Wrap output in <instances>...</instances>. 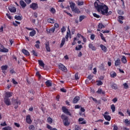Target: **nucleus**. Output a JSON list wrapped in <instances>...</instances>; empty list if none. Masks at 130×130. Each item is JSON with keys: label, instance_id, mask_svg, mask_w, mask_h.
I'll list each match as a JSON object with an SVG mask.
<instances>
[{"label": "nucleus", "instance_id": "obj_48", "mask_svg": "<svg viewBox=\"0 0 130 130\" xmlns=\"http://www.w3.org/2000/svg\"><path fill=\"white\" fill-rule=\"evenodd\" d=\"M31 53L34 55L35 56H37V53L35 51V50H32L31 51Z\"/></svg>", "mask_w": 130, "mask_h": 130}, {"label": "nucleus", "instance_id": "obj_57", "mask_svg": "<svg viewBox=\"0 0 130 130\" xmlns=\"http://www.w3.org/2000/svg\"><path fill=\"white\" fill-rule=\"evenodd\" d=\"M1 125L2 126H6L7 125V123H6V122H4V123H1Z\"/></svg>", "mask_w": 130, "mask_h": 130}, {"label": "nucleus", "instance_id": "obj_8", "mask_svg": "<svg viewBox=\"0 0 130 130\" xmlns=\"http://www.w3.org/2000/svg\"><path fill=\"white\" fill-rule=\"evenodd\" d=\"M4 102L6 105H11V100L9 98H4Z\"/></svg>", "mask_w": 130, "mask_h": 130}, {"label": "nucleus", "instance_id": "obj_63", "mask_svg": "<svg viewBox=\"0 0 130 130\" xmlns=\"http://www.w3.org/2000/svg\"><path fill=\"white\" fill-rule=\"evenodd\" d=\"M14 125L15 126H17V127H20V124L18 123H14Z\"/></svg>", "mask_w": 130, "mask_h": 130}, {"label": "nucleus", "instance_id": "obj_24", "mask_svg": "<svg viewBox=\"0 0 130 130\" xmlns=\"http://www.w3.org/2000/svg\"><path fill=\"white\" fill-rule=\"evenodd\" d=\"M45 84L47 87H51L52 84L51 83V81L50 80H48L45 82Z\"/></svg>", "mask_w": 130, "mask_h": 130}, {"label": "nucleus", "instance_id": "obj_44", "mask_svg": "<svg viewBox=\"0 0 130 130\" xmlns=\"http://www.w3.org/2000/svg\"><path fill=\"white\" fill-rule=\"evenodd\" d=\"M29 129L30 130H34L35 129V127H34V125H30L29 127H28Z\"/></svg>", "mask_w": 130, "mask_h": 130}, {"label": "nucleus", "instance_id": "obj_51", "mask_svg": "<svg viewBox=\"0 0 130 130\" xmlns=\"http://www.w3.org/2000/svg\"><path fill=\"white\" fill-rule=\"evenodd\" d=\"M90 39H91V40H94L95 39V35H91L90 36Z\"/></svg>", "mask_w": 130, "mask_h": 130}, {"label": "nucleus", "instance_id": "obj_30", "mask_svg": "<svg viewBox=\"0 0 130 130\" xmlns=\"http://www.w3.org/2000/svg\"><path fill=\"white\" fill-rule=\"evenodd\" d=\"M70 35H71V31L69 30L67 32V35L65 37L66 39H67V40L69 39V37H70Z\"/></svg>", "mask_w": 130, "mask_h": 130}, {"label": "nucleus", "instance_id": "obj_55", "mask_svg": "<svg viewBox=\"0 0 130 130\" xmlns=\"http://www.w3.org/2000/svg\"><path fill=\"white\" fill-rule=\"evenodd\" d=\"M89 99H92L94 102H97V100L92 96L89 97Z\"/></svg>", "mask_w": 130, "mask_h": 130}, {"label": "nucleus", "instance_id": "obj_11", "mask_svg": "<svg viewBox=\"0 0 130 130\" xmlns=\"http://www.w3.org/2000/svg\"><path fill=\"white\" fill-rule=\"evenodd\" d=\"M9 67L8 65H5L1 67V70L4 74H6V71L8 70Z\"/></svg>", "mask_w": 130, "mask_h": 130}, {"label": "nucleus", "instance_id": "obj_15", "mask_svg": "<svg viewBox=\"0 0 130 130\" xmlns=\"http://www.w3.org/2000/svg\"><path fill=\"white\" fill-rule=\"evenodd\" d=\"M80 124H86V121L84 120V118H80L78 120Z\"/></svg>", "mask_w": 130, "mask_h": 130}, {"label": "nucleus", "instance_id": "obj_1", "mask_svg": "<svg viewBox=\"0 0 130 130\" xmlns=\"http://www.w3.org/2000/svg\"><path fill=\"white\" fill-rule=\"evenodd\" d=\"M94 7L99 13H101L102 15H108V7L104 4H100L98 2L94 3Z\"/></svg>", "mask_w": 130, "mask_h": 130}, {"label": "nucleus", "instance_id": "obj_52", "mask_svg": "<svg viewBox=\"0 0 130 130\" xmlns=\"http://www.w3.org/2000/svg\"><path fill=\"white\" fill-rule=\"evenodd\" d=\"M12 83L14 85H18V82L17 81H16V80H15V79H12Z\"/></svg>", "mask_w": 130, "mask_h": 130}, {"label": "nucleus", "instance_id": "obj_62", "mask_svg": "<svg viewBox=\"0 0 130 130\" xmlns=\"http://www.w3.org/2000/svg\"><path fill=\"white\" fill-rule=\"evenodd\" d=\"M88 79H89V80H92V79L93 78V75H89L88 76Z\"/></svg>", "mask_w": 130, "mask_h": 130}, {"label": "nucleus", "instance_id": "obj_2", "mask_svg": "<svg viewBox=\"0 0 130 130\" xmlns=\"http://www.w3.org/2000/svg\"><path fill=\"white\" fill-rule=\"evenodd\" d=\"M70 8L72 12H74V13H76L77 14H80L81 13V11H80L78 7H76V4L74 3V2L70 3Z\"/></svg>", "mask_w": 130, "mask_h": 130}, {"label": "nucleus", "instance_id": "obj_37", "mask_svg": "<svg viewBox=\"0 0 130 130\" xmlns=\"http://www.w3.org/2000/svg\"><path fill=\"white\" fill-rule=\"evenodd\" d=\"M83 48V46L80 45H78V46L76 47V50H81V49Z\"/></svg>", "mask_w": 130, "mask_h": 130}, {"label": "nucleus", "instance_id": "obj_38", "mask_svg": "<svg viewBox=\"0 0 130 130\" xmlns=\"http://www.w3.org/2000/svg\"><path fill=\"white\" fill-rule=\"evenodd\" d=\"M111 109L112 110V112H114L115 111V106L113 104L111 106Z\"/></svg>", "mask_w": 130, "mask_h": 130}, {"label": "nucleus", "instance_id": "obj_4", "mask_svg": "<svg viewBox=\"0 0 130 130\" xmlns=\"http://www.w3.org/2000/svg\"><path fill=\"white\" fill-rule=\"evenodd\" d=\"M12 104L14 106V108L17 109L18 107H19V105H21V102L19 100H15L14 99H12L11 100Z\"/></svg>", "mask_w": 130, "mask_h": 130}, {"label": "nucleus", "instance_id": "obj_49", "mask_svg": "<svg viewBox=\"0 0 130 130\" xmlns=\"http://www.w3.org/2000/svg\"><path fill=\"white\" fill-rule=\"evenodd\" d=\"M93 17H95V18H100V15H98V14H96V13H93Z\"/></svg>", "mask_w": 130, "mask_h": 130}, {"label": "nucleus", "instance_id": "obj_58", "mask_svg": "<svg viewBox=\"0 0 130 130\" xmlns=\"http://www.w3.org/2000/svg\"><path fill=\"white\" fill-rule=\"evenodd\" d=\"M75 79L79 80V76H78V74H77V73L75 74Z\"/></svg>", "mask_w": 130, "mask_h": 130}, {"label": "nucleus", "instance_id": "obj_22", "mask_svg": "<svg viewBox=\"0 0 130 130\" xmlns=\"http://www.w3.org/2000/svg\"><path fill=\"white\" fill-rule=\"evenodd\" d=\"M64 43H66V38H63L61 40L60 47H62V46H63V45H64Z\"/></svg>", "mask_w": 130, "mask_h": 130}, {"label": "nucleus", "instance_id": "obj_42", "mask_svg": "<svg viewBox=\"0 0 130 130\" xmlns=\"http://www.w3.org/2000/svg\"><path fill=\"white\" fill-rule=\"evenodd\" d=\"M47 122H48V123H52V118L49 117L47 118Z\"/></svg>", "mask_w": 130, "mask_h": 130}, {"label": "nucleus", "instance_id": "obj_28", "mask_svg": "<svg viewBox=\"0 0 130 130\" xmlns=\"http://www.w3.org/2000/svg\"><path fill=\"white\" fill-rule=\"evenodd\" d=\"M36 34V30H32V31L30 32L29 33V36H31V37H33Z\"/></svg>", "mask_w": 130, "mask_h": 130}, {"label": "nucleus", "instance_id": "obj_45", "mask_svg": "<svg viewBox=\"0 0 130 130\" xmlns=\"http://www.w3.org/2000/svg\"><path fill=\"white\" fill-rule=\"evenodd\" d=\"M77 5H78V6H83V5H84V2H83V1H81V2L78 1L77 2Z\"/></svg>", "mask_w": 130, "mask_h": 130}, {"label": "nucleus", "instance_id": "obj_17", "mask_svg": "<svg viewBox=\"0 0 130 130\" xmlns=\"http://www.w3.org/2000/svg\"><path fill=\"white\" fill-rule=\"evenodd\" d=\"M0 51L1 52H9V49L6 48H3V46H2V48H0Z\"/></svg>", "mask_w": 130, "mask_h": 130}, {"label": "nucleus", "instance_id": "obj_12", "mask_svg": "<svg viewBox=\"0 0 130 130\" xmlns=\"http://www.w3.org/2000/svg\"><path fill=\"white\" fill-rule=\"evenodd\" d=\"M26 122L29 124H31V123H32V120H31V116H30V115H28L26 116Z\"/></svg>", "mask_w": 130, "mask_h": 130}, {"label": "nucleus", "instance_id": "obj_54", "mask_svg": "<svg viewBox=\"0 0 130 130\" xmlns=\"http://www.w3.org/2000/svg\"><path fill=\"white\" fill-rule=\"evenodd\" d=\"M55 31V27H52L50 29V31L52 32V33H53Z\"/></svg>", "mask_w": 130, "mask_h": 130}, {"label": "nucleus", "instance_id": "obj_5", "mask_svg": "<svg viewBox=\"0 0 130 130\" xmlns=\"http://www.w3.org/2000/svg\"><path fill=\"white\" fill-rule=\"evenodd\" d=\"M103 116L106 120H108V121H110L111 120V117L108 115V112H106L104 114H103Z\"/></svg>", "mask_w": 130, "mask_h": 130}, {"label": "nucleus", "instance_id": "obj_26", "mask_svg": "<svg viewBox=\"0 0 130 130\" xmlns=\"http://www.w3.org/2000/svg\"><path fill=\"white\" fill-rule=\"evenodd\" d=\"M124 123L127 126H129L130 125V120H128V119H126L124 120Z\"/></svg>", "mask_w": 130, "mask_h": 130}, {"label": "nucleus", "instance_id": "obj_6", "mask_svg": "<svg viewBox=\"0 0 130 130\" xmlns=\"http://www.w3.org/2000/svg\"><path fill=\"white\" fill-rule=\"evenodd\" d=\"M29 7L30 9H32V10H37V9H38V4L34 3H32Z\"/></svg>", "mask_w": 130, "mask_h": 130}, {"label": "nucleus", "instance_id": "obj_33", "mask_svg": "<svg viewBox=\"0 0 130 130\" xmlns=\"http://www.w3.org/2000/svg\"><path fill=\"white\" fill-rule=\"evenodd\" d=\"M96 85L98 86H101L102 85H103V82H102V81H101V80H98L96 81Z\"/></svg>", "mask_w": 130, "mask_h": 130}, {"label": "nucleus", "instance_id": "obj_16", "mask_svg": "<svg viewBox=\"0 0 130 130\" xmlns=\"http://www.w3.org/2000/svg\"><path fill=\"white\" fill-rule=\"evenodd\" d=\"M89 48H90V49L95 51L96 50V48L94 45H93L92 43H90L88 45Z\"/></svg>", "mask_w": 130, "mask_h": 130}, {"label": "nucleus", "instance_id": "obj_21", "mask_svg": "<svg viewBox=\"0 0 130 130\" xmlns=\"http://www.w3.org/2000/svg\"><path fill=\"white\" fill-rule=\"evenodd\" d=\"M20 5L22 7V8H25L26 7V6H27L26 3H25V2H24V1H20Z\"/></svg>", "mask_w": 130, "mask_h": 130}, {"label": "nucleus", "instance_id": "obj_35", "mask_svg": "<svg viewBox=\"0 0 130 130\" xmlns=\"http://www.w3.org/2000/svg\"><path fill=\"white\" fill-rule=\"evenodd\" d=\"M3 130H12V127L10 126H7L3 128Z\"/></svg>", "mask_w": 130, "mask_h": 130}, {"label": "nucleus", "instance_id": "obj_46", "mask_svg": "<svg viewBox=\"0 0 130 130\" xmlns=\"http://www.w3.org/2000/svg\"><path fill=\"white\" fill-rule=\"evenodd\" d=\"M66 27H64V26H63L61 28V33H62V34H63V33H64V32H66Z\"/></svg>", "mask_w": 130, "mask_h": 130}, {"label": "nucleus", "instance_id": "obj_53", "mask_svg": "<svg viewBox=\"0 0 130 130\" xmlns=\"http://www.w3.org/2000/svg\"><path fill=\"white\" fill-rule=\"evenodd\" d=\"M113 130H118V127L116 125H114Z\"/></svg>", "mask_w": 130, "mask_h": 130}, {"label": "nucleus", "instance_id": "obj_27", "mask_svg": "<svg viewBox=\"0 0 130 130\" xmlns=\"http://www.w3.org/2000/svg\"><path fill=\"white\" fill-rule=\"evenodd\" d=\"M121 61L123 62V63H126V57H125V56H123L121 58Z\"/></svg>", "mask_w": 130, "mask_h": 130}, {"label": "nucleus", "instance_id": "obj_3", "mask_svg": "<svg viewBox=\"0 0 130 130\" xmlns=\"http://www.w3.org/2000/svg\"><path fill=\"white\" fill-rule=\"evenodd\" d=\"M61 119L63 120V122L64 125L66 126L70 125V122L69 121V117H68L66 115L62 114L61 116Z\"/></svg>", "mask_w": 130, "mask_h": 130}, {"label": "nucleus", "instance_id": "obj_7", "mask_svg": "<svg viewBox=\"0 0 130 130\" xmlns=\"http://www.w3.org/2000/svg\"><path fill=\"white\" fill-rule=\"evenodd\" d=\"M59 69L62 71V72H67V67L62 64H59Z\"/></svg>", "mask_w": 130, "mask_h": 130}, {"label": "nucleus", "instance_id": "obj_18", "mask_svg": "<svg viewBox=\"0 0 130 130\" xmlns=\"http://www.w3.org/2000/svg\"><path fill=\"white\" fill-rule=\"evenodd\" d=\"M120 59L118 58L117 60L115 61V66L118 67V66H119L120 64Z\"/></svg>", "mask_w": 130, "mask_h": 130}, {"label": "nucleus", "instance_id": "obj_47", "mask_svg": "<svg viewBox=\"0 0 130 130\" xmlns=\"http://www.w3.org/2000/svg\"><path fill=\"white\" fill-rule=\"evenodd\" d=\"M99 28H100V29H103V28H105V26L102 23H99Z\"/></svg>", "mask_w": 130, "mask_h": 130}, {"label": "nucleus", "instance_id": "obj_60", "mask_svg": "<svg viewBox=\"0 0 130 130\" xmlns=\"http://www.w3.org/2000/svg\"><path fill=\"white\" fill-rule=\"evenodd\" d=\"M124 19V17H123L122 16H119L118 17L119 20H123Z\"/></svg>", "mask_w": 130, "mask_h": 130}, {"label": "nucleus", "instance_id": "obj_59", "mask_svg": "<svg viewBox=\"0 0 130 130\" xmlns=\"http://www.w3.org/2000/svg\"><path fill=\"white\" fill-rule=\"evenodd\" d=\"M58 27H59V25H58V24H57V23L54 24V27L55 28H55H58Z\"/></svg>", "mask_w": 130, "mask_h": 130}, {"label": "nucleus", "instance_id": "obj_43", "mask_svg": "<svg viewBox=\"0 0 130 130\" xmlns=\"http://www.w3.org/2000/svg\"><path fill=\"white\" fill-rule=\"evenodd\" d=\"M50 11L51 13H52V14H55V9L53 8H51Z\"/></svg>", "mask_w": 130, "mask_h": 130}, {"label": "nucleus", "instance_id": "obj_29", "mask_svg": "<svg viewBox=\"0 0 130 130\" xmlns=\"http://www.w3.org/2000/svg\"><path fill=\"white\" fill-rule=\"evenodd\" d=\"M23 53L24 54H25V55H29V52L28 51H27V50H25V49H23L22 50Z\"/></svg>", "mask_w": 130, "mask_h": 130}, {"label": "nucleus", "instance_id": "obj_9", "mask_svg": "<svg viewBox=\"0 0 130 130\" xmlns=\"http://www.w3.org/2000/svg\"><path fill=\"white\" fill-rule=\"evenodd\" d=\"M62 110L64 113L68 114V115H71V113H70L68 109L66 108V107H62Z\"/></svg>", "mask_w": 130, "mask_h": 130}, {"label": "nucleus", "instance_id": "obj_40", "mask_svg": "<svg viewBox=\"0 0 130 130\" xmlns=\"http://www.w3.org/2000/svg\"><path fill=\"white\" fill-rule=\"evenodd\" d=\"M85 19V16L81 15L79 17V22H82Z\"/></svg>", "mask_w": 130, "mask_h": 130}, {"label": "nucleus", "instance_id": "obj_32", "mask_svg": "<svg viewBox=\"0 0 130 130\" xmlns=\"http://www.w3.org/2000/svg\"><path fill=\"white\" fill-rule=\"evenodd\" d=\"M100 47L103 50V51H105V52H106V47L103 45H101Z\"/></svg>", "mask_w": 130, "mask_h": 130}, {"label": "nucleus", "instance_id": "obj_50", "mask_svg": "<svg viewBox=\"0 0 130 130\" xmlns=\"http://www.w3.org/2000/svg\"><path fill=\"white\" fill-rule=\"evenodd\" d=\"M47 128H48V129L53 130V128H52V127H51V126H50V125L47 124Z\"/></svg>", "mask_w": 130, "mask_h": 130}, {"label": "nucleus", "instance_id": "obj_41", "mask_svg": "<svg viewBox=\"0 0 130 130\" xmlns=\"http://www.w3.org/2000/svg\"><path fill=\"white\" fill-rule=\"evenodd\" d=\"M123 86L124 89H128V85L127 84V83H125L123 84Z\"/></svg>", "mask_w": 130, "mask_h": 130}, {"label": "nucleus", "instance_id": "obj_23", "mask_svg": "<svg viewBox=\"0 0 130 130\" xmlns=\"http://www.w3.org/2000/svg\"><path fill=\"white\" fill-rule=\"evenodd\" d=\"M39 64L40 66V67H42V68H44L45 64L43 62V61L41 60H38Z\"/></svg>", "mask_w": 130, "mask_h": 130}, {"label": "nucleus", "instance_id": "obj_13", "mask_svg": "<svg viewBox=\"0 0 130 130\" xmlns=\"http://www.w3.org/2000/svg\"><path fill=\"white\" fill-rule=\"evenodd\" d=\"M45 48L48 52H50V47H49V43L47 42L45 44Z\"/></svg>", "mask_w": 130, "mask_h": 130}, {"label": "nucleus", "instance_id": "obj_56", "mask_svg": "<svg viewBox=\"0 0 130 130\" xmlns=\"http://www.w3.org/2000/svg\"><path fill=\"white\" fill-rule=\"evenodd\" d=\"M60 91L61 92H63V93H66L67 92V89L64 88H61Z\"/></svg>", "mask_w": 130, "mask_h": 130}, {"label": "nucleus", "instance_id": "obj_39", "mask_svg": "<svg viewBox=\"0 0 130 130\" xmlns=\"http://www.w3.org/2000/svg\"><path fill=\"white\" fill-rule=\"evenodd\" d=\"M15 19L16 20H18V21H21V20H22V17H21V16H15Z\"/></svg>", "mask_w": 130, "mask_h": 130}, {"label": "nucleus", "instance_id": "obj_19", "mask_svg": "<svg viewBox=\"0 0 130 130\" xmlns=\"http://www.w3.org/2000/svg\"><path fill=\"white\" fill-rule=\"evenodd\" d=\"M110 75L111 78H115V77L116 76V73H115V72L114 71H112L110 73Z\"/></svg>", "mask_w": 130, "mask_h": 130}, {"label": "nucleus", "instance_id": "obj_64", "mask_svg": "<svg viewBox=\"0 0 130 130\" xmlns=\"http://www.w3.org/2000/svg\"><path fill=\"white\" fill-rule=\"evenodd\" d=\"M25 3H26V4H28L29 5V4H30L31 3V0H25Z\"/></svg>", "mask_w": 130, "mask_h": 130}, {"label": "nucleus", "instance_id": "obj_36", "mask_svg": "<svg viewBox=\"0 0 130 130\" xmlns=\"http://www.w3.org/2000/svg\"><path fill=\"white\" fill-rule=\"evenodd\" d=\"M111 88H112L113 89H114V90H117V85L115 84H113L111 85Z\"/></svg>", "mask_w": 130, "mask_h": 130}, {"label": "nucleus", "instance_id": "obj_31", "mask_svg": "<svg viewBox=\"0 0 130 130\" xmlns=\"http://www.w3.org/2000/svg\"><path fill=\"white\" fill-rule=\"evenodd\" d=\"M47 22H48V23H50L51 24H53L54 23V19L49 18L47 20Z\"/></svg>", "mask_w": 130, "mask_h": 130}, {"label": "nucleus", "instance_id": "obj_14", "mask_svg": "<svg viewBox=\"0 0 130 130\" xmlns=\"http://www.w3.org/2000/svg\"><path fill=\"white\" fill-rule=\"evenodd\" d=\"M13 96V92H7L6 93L5 98H10Z\"/></svg>", "mask_w": 130, "mask_h": 130}, {"label": "nucleus", "instance_id": "obj_34", "mask_svg": "<svg viewBox=\"0 0 130 130\" xmlns=\"http://www.w3.org/2000/svg\"><path fill=\"white\" fill-rule=\"evenodd\" d=\"M100 36L101 37V39H102L105 42H106V39H105V38L103 36V34L100 32Z\"/></svg>", "mask_w": 130, "mask_h": 130}, {"label": "nucleus", "instance_id": "obj_20", "mask_svg": "<svg viewBox=\"0 0 130 130\" xmlns=\"http://www.w3.org/2000/svg\"><path fill=\"white\" fill-rule=\"evenodd\" d=\"M80 100V97L79 96H76L74 100H73V103L76 104L78 103V101H79Z\"/></svg>", "mask_w": 130, "mask_h": 130}, {"label": "nucleus", "instance_id": "obj_61", "mask_svg": "<svg viewBox=\"0 0 130 130\" xmlns=\"http://www.w3.org/2000/svg\"><path fill=\"white\" fill-rule=\"evenodd\" d=\"M81 128H80V127H79V126L78 125H76L75 126V130H80Z\"/></svg>", "mask_w": 130, "mask_h": 130}, {"label": "nucleus", "instance_id": "obj_25", "mask_svg": "<svg viewBox=\"0 0 130 130\" xmlns=\"http://www.w3.org/2000/svg\"><path fill=\"white\" fill-rule=\"evenodd\" d=\"M97 94H105V91H103L101 88L98 89L96 91Z\"/></svg>", "mask_w": 130, "mask_h": 130}, {"label": "nucleus", "instance_id": "obj_10", "mask_svg": "<svg viewBox=\"0 0 130 130\" xmlns=\"http://www.w3.org/2000/svg\"><path fill=\"white\" fill-rule=\"evenodd\" d=\"M9 10L11 13H16L17 11V9H16V7H14L13 6H9Z\"/></svg>", "mask_w": 130, "mask_h": 130}]
</instances>
